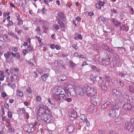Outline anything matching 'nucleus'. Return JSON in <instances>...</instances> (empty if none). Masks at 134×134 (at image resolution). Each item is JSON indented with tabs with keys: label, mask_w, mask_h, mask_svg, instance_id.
<instances>
[{
	"label": "nucleus",
	"mask_w": 134,
	"mask_h": 134,
	"mask_svg": "<svg viewBox=\"0 0 134 134\" xmlns=\"http://www.w3.org/2000/svg\"><path fill=\"white\" fill-rule=\"evenodd\" d=\"M38 110L37 116L39 121L42 120L45 122H50L52 118L50 109L47 106L41 104L39 107Z\"/></svg>",
	"instance_id": "obj_1"
},
{
	"label": "nucleus",
	"mask_w": 134,
	"mask_h": 134,
	"mask_svg": "<svg viewBox=\"0 0 134 134\" xmlns=\"http://www.w3.org/2000/svg\"><path fill=\"white\" fill-rule=\"evenodd\" d=\"M124 127L125 129L129 132H133L134 130V119H131L130 121H126Z\"/></svg>",
	"instance_id": "obj_2"
},
{
	"label": "nucleus",
	"mask_w": 134,
	"mask_h": 134,
	"mask_svg": "<svg viewBox=\"0 0 134 134\" xmlns=\"http://www.w3.org/2000/svg\"><path fill=\"white\" fill-rule=\"evenodd\" d=\"M84 90L86 91V94L88 97H93L95 96L97 93L96 90L94 87L90 86L85 87Z\"/></svg>",
	"instance_id": "obj_3"
},
{
	"label": "nucleus",
	"mask_w": 134,
	"mask_h": 134,
	"mask_svg": "<svg viewBox=\"0 0 134 134\" xmlns=\"http://www.w3.org/2000/svg\"><path fill=\"white\" fill-rule=\"evenodd\" d=\"M123 107L125 109L129 111V112L133 111L134 110L132 105L129 103L125 104L123 106Z\"/></svg>",
	"instance_id": "obj_4"
},
{
	"label": "nucleus",
	"mask_w": 134,
	"mask_h": 134,
	"mask_svg": "<svg viewBox=\"0 0 134 134\" xmlns=\"http://www.w3.org/2000/svg\"><path fill=\"white\" fill-rule=\"evenodd\" d=\"M101 98H93L91 99V102L94 105H99L101 102Z\"/></svg>",
	"instance_id": "obj_5"
},
{
	"label": "nucleus",
	"mask_w": 134,
	"mask_h": 134,
	"mask_svg": "<svg viewBox=\"0 0 134 134\" xmlns=\"http://www.w3.org/2000/svg\"><path fill=\"white\" fill-rule=\"evenodd\" d=\"M11 55H12L13 57H16V53H14L12 52L8 51L6 53L4 54V56L5 58V61H7L8 59H9L10 57L11 56Z\"/></svg>",
	"instance_id": "obj_6"
},
{
	"label": "nucleus",
	"mask_w": 134,
	"mask_h": 134,
	"mask_svg": "<svg viewBox=\"0 0 134 134\" xmlns=\"http://www.w3.org/2000/svg\"><path fill=\"white\" fill-rule=\"evenodd\" d=\"M117 113V112L114 110L110 109L109 110L108 114L110 117L112 118L116 116Z\"/></svg>",
	"instance_id": "obj_7"
},
{
	"label": "nucleus",
	"mask_w": 134,
	"mask_h": 134,
	"mask_svg": "<svg viewBox=\"0 0 134 134\" xmlns=\"http://www.w3.org/2000/svg\"><path fill=\"white\" fill-rule=\"evenodd\" d=\"M98 77L97 76H94L93 74L91 75L90 76V80L93 83H96L97 82Z\"/></svg>",
	"instance_id": "obj_8"
},
{
	"label": "nucleus",
	"mask_w": 134,
	"mask_h": 134,
	"mask_svg": "<svg viewBox=\"0 0 134 134\" xmlns=\"http://www.w3.org/2000/svg\"><path fill=\"white\" fill-rule=\"evenodd\" d=\"M111 104L109 101L106 102L102 105L101 109L103 110L108 108Z\"/></svg>",
	"instance_id": "obj_9"
},
{
	"label": "nucleus",
	"mask_w": 134,
	"mask_h": 134,
	"mask_svg": "<svg viewBox=\"0 0 134 134\" xmlns=\"http://www.w3.org/2000/svg\"><path fill=\"white\" fill-rule=\"evenodd\" d=\"M24 130L25 131L28 132H32V129L31 126H30V125H26L24 126L23 127Z\"/></svg>",
	"instance_id": "obj_10"
},
{
	"label": "nucleus",
	"mask_w": 134,
	"mask_h": 134,
	"mask_svg": "<svg viewBox=\"0 0 134 134\" xmlns=\"http://www.w3.org/2000/svg\"><path fill=\"white\" fill-rule=\"evenodd\" d=\"M69 116L71 117H73L75 119L77 117V112L74 109L71 110L70 113L69 114Z\"/></svg>",
	"instance_id": "obj_11"
},
{
	"label": "nucleus",
	"mask_w": 134,
	"mask_h": 134,
	"mask_svg": "<svg viewBox=\"0 0 134 134\" xmlns=\"http://www.w3.org/2000/svg\"><path fill=\"white\" fill-rule=\"evenodd\" d=\"M62 88L60 87H55L53 90V91L54 92L55 94L57 95H59L60 93Z\"/></svg>",
	"instance_id": "obj_12"
},
{
	"label": "nucleus",
	"mask_w": 134,
	"mask_h": 134,
	"mask_svg": "<svg viewBox=\"0 0 134 134\" xmlns=\"http://www.w3.org/2000/svg\"><path fill=\"white\" fill-rule=\"evenodd\" d=\"M8 35L13 37L14 38H15L17 40H19V38L18 36L14 33L13 32L11 31H8Z\"/></svg>",
	"instance_id": "obj_13"
},
{
	"label": "nucleus",
	"mask_w": 134,
	"mask_h": 134,
	"mask_svg": "<svg viewBox=\"0 0 134 134\" xmlns=\"http://www.w3.org/2000/svg\"><path fill=\"white\" fill-rule=\"evenodd\" d=\"M122 91H121L120 93H119V91H118L116 89H113L112 90V92L113 95L117 97L118 95L120 96H122Z\"/></svg>",
	"instance_id": "obj_14"
},
{
	"label": "nucleus",
	"mask_w": 134,
	"mask_h": 134,
	"mask_svg": "<svg viewBox=\"0 0 134 134\" xmlns=\"http://www.w3.org/2000/svg\"><path fill=\"white\" fill-rule=\"evenodd\" d=\"M68 91L70 95L72 96H75L76 94V91L74 88H72L69 90Z\"/></svg>",
	"instance_id": "obj_15"
},
{
	"label": "nucleus",
	"mask_w": 134,
	"mask_h": 134,
	"mask_svg": "<svg viewBox=\"0 0 134 134\" xmlns=\"http://www.w3.org/2000/svg\"><path fill=\"white\" fill-rule=\"evenodd\" d=\"M85 88V87L83 88L82 89L81 88H79L78 93V94L80 95L81 96H82L86 94V91L84 90Z\"/></svg>",
	"instance_id": "obj_16"
},
{
	"label": "nucleus",
	"mask_w": 134,
	"mask_h": 134,
	"mask_svg": "<svg viewBox=\"0 0 134 134\" xmlns=\"http://www.w3.org/2000/svg\"><path fill=\"white\" fill-rule=\"evenodd\" d=\"M49 76V74H44L42 75L41 77L42 80L44 81H46Z\"/></svg>",
	"instance_id": "obj_17"
},
{
	"label": "nucleus",
	"mask_w": 134,
	"mask_h": 134,
	"mask_svg": "<svg viewBox=\"0 0 134 134\" xmlns=\"http://www.w3.org/2000/svg\"><path fill=\"white\" fill-rule=\"evenodd\" d=\"M111 106L113 109L115 110H118L119 109V104L116 103H113L111 104Z\"/></svg>",
	"instance_id": "obj_18"
},
{
	"label": "nucleus",
	"mask_w": 134,
	"mask_h": 134,
	"mask_svg": "<svg viewBox=\"0 0 134 134\" xmlns=\"http://www.w3.org/2000/svg\"><path fill=\"white\" fill-rule=\"evenodd\" d=\"M38 124V122L35 121L33 124L30 125V126H31L32 129V132H34L36 130Z\"/></svg>",
	"instance_id": "obj_19"
},
{
	"label": "nucleus",
	"mask_w": 134,
	"mask_h": 134,
	"mask_svg": "<svg viewBox=\"0 0 134 134\" xmlns=\"http://www.w3.org/2000/svg\"><path fill=\"white\" fill-rule=\"evenodd\" d=\"M114 122L117 124H120L123 122L121 118L119 117L115 119L114 120Z\"/></svg>",
	"instance_id": "obj_20"
},
{
	"label": "nucleus",
	"mask_w": 134,
	"mask_h": 134,
	"mask_svg": "<svg viewBox=\"0 0 134 134\" xmlns=\"http://www.w3.org/2000/svg\"><path fill=\"white\" fill-rule=\"evenodd\" d=\"M120 29L121 31L122 30L123 31L127 32L129 30V27L124 24L120 27Z\"/></svg>",
	"instance_id": "obj_21"
},
{
	"label": "nucleus",
	"mask_w": 134,
	"mask_h": 134,
	"mask_svg": "<svg viewBox=\"0 0 134 134\" xmlns=\"http://www.w3.org/2000/svg\"><path fill=\"white\" fill-rule=\"evenodd\" d=\"M67 130L69 132L71 133L74 130V127L73 126H69L67 128Z\"/></svg>",
	"instance_id": "obj_22"
},
{
	"label": "nucleus",
	"mask_w": 134,
	"mask_h": 134,
	"mask_svg": "<svg viewBox=\"0 0 134 134\" xmlns=\"http://www.w3.org/2000/svg\"><path fill=\"white\" fill-rule=\"evenodd\" d=\"M110 61H109V60H107L104 59H102L101 62L102 64L103 65H108L109 64Z\"/></svg>",
	"instance_id": "obj_23"
},
{
	"label": "nucleus",
	"mask_w": 134,
	"mask_h": 134,
	"mask_svg": "<svg viewBox=\"0 0 134 134\" xmlns=\"http://www.w3.org/2000/svg\"><path fill=\"white\" fill-rule=\"evenodd\" d=\"M16 94L17 96L22 97L23 96V92L21 91L19 89H18L16 91Z\"/></svg>",
	"instance_id": "obj_24"
},
{
	"label": "nucleus",
	"mask_w": 134,
	"mask_h": 134,
	"mask_svg": "<svg viewBox=\"0 0 134 134\" xmlns=\"http://www.w3.org/2000/svg\"><path fill=\"white\" fill-rule=\"evenodd\" d=\"M128 90L129 91L131 92V94H133L134 93V86H131L129 85V86Z\"/></svg>",
	"instance_id": "obj_25"
},
{
	"label": "nucleus",
	"mask_w": 134,
	"mask_h": 134,
	"mask_svg": "<svg viewBox=\"0 0 134 134\" xmlns=\"http://www.w3.org/2000/svg\"><path fill=\"white\" fill-rule=\"evenodd\" d=\"M42 28L43 30L44 33H46L47 32L49 29L48 25H43L42 26Z\"/></svg>",
	"instance_id": "obj_26"
},
{
	"label": "nucleus",
	"mask_w": 134,
	"mask_h": 134,
	"mask_svg": "<svg viewBox=\"0 0 134 134\" xmlns=\"http://www.w3.org/2000/svg\"><path fill=\"white\" fill-rule=\"evenodd\" d=\"M3 40L6 42H9L10 41V40L8 36L6 34H5L3 36Z\"/></svg>",
	"instance_id": "obj_27"
},
{
	"label": "nucleus",
	"mask_w": 134,
	"mask_h": 134,
	"mask_svg": "<svg viewBox=\"0 0 134 134\" xmlns=\"http://www.w3.org/2000/svg\"><path fill=\"white\" fill-rule=\"evenodd\" d=\"M100 86L101 87L102 90L105 91L107 90V87L106 85V83L105 82L102 83V84L100 85Z\"/></svg>",
	"instance_id": "obj_28"
},
{
	"label": "nucleus",
	"mask_w": 134,
	"mask_h": 134,
	"mask_svg": "<svg viewBox=\"0 0 134 134\" xmlns=\"http://www.w3.org/2000/svg\"><path fill=\"white\" fill-rule=\"evenodd\" d=\"M80 118L81 119L83 122H85V121L87 120L86 116L84 114H81Z\"/></svg>",
	"instance_id": "obj_29"
},
{
	"label": "nucleus",
	"mask_w": 134,
	"mask_h": 134,
	"mask_svg": "<svg viewBox=\"0 0 134 134\" xmlns=\"http://www.w3.org/2000/svg\"><path fill=\"white\" fill-rule=\"evenodd\" d=\"M69 64L70 67L71 68H74L75 67L76 65V64L70 60L69 62Z\"/></svg>",
	"instance_id": "obj_30"
},
{
	"label": "nucleus",
	"mask_w": 134,
	"mask_h": 134,
	"mask_svg": "<svg viewBox=\"0 0 134 134\" xmlns=\"http://www.w3.org/2000/svg\"><path fill=\"white\" fill-rule=\"evenodd\" d=\"M99 79H98L97 83L99 85H100L101 84H102V83H104V82L103 81L101 78V77H98Z\"/></svg>",
	"instance_id": "obj_31"
},
{
	"label": "nucleus",
	"mask_w": 134,
	"mask_h": 134,
	"mask_svg": "<svg viewBox=\"0 0 134 134\" xmlns=\"http://www.w3.org/2000/svg\"><path fill=\"white\" fill-rule=\"evenodd\" d=\"M64 14L62 12H59L58 14L59 18L60 19L63 20Z\"/></svg>",
	"instance_id": "obj_32"
},
{
	"label": "nucleus",
	"mask_w": 134,
	"mask_h": 134,
	"mask_svg": "<svg viewBox=\"0 0 134 134\" xmlns=\"http://www.w3.org/2000/svg\"><path fill=\"white\" fill-rule=\"evenodd\" d=\"M18 110L19 111V113L20 114H23L25 112V109L24 108H18Z\"/></svg>",
	"instance_id": "obj_33"
},
{
	"label": "nucleus",
	"mask_w": 134,
	"mask_h": 134,
	"mask_svg": "<svg viewBox=\"0 0 134 134\" xmlns=\"http://www.w3.org/2000/svg\"><path fill=\"white\" fill-rule=\"evenodd\" d=\"M106 51L111 54H114L115 52L114 50L110 48L109 46H108Z\"/></svg>",
	"instance_id": "obj_34"
},
{
	"label": "nucleus",
	"mask_w": 134,
	"mask_h": 134,
	"mask_svg": "<svg viewBox=\"0 0 134 134\" xmlns=\"http://www.w3.org/2000/svg\"><path fill=\"white\" fill-rule=\"evenodd\" d=\"M27 51H32L34 50V48L33 47L29 45L27 46Z\"/></svg>",
	"instance_id": "obj_35"
},
{
	"label": "nucleus",
	"mask_w": 134,
	"mask_h": 134,
	"mask_svg": "<svg viewBox=\"0 0 134 134\" xmlns=\"http://www.w3.org/2000/svg\"><path fill=\"white\" fill-rule=\"evenodd\" d=\"M109 46H108L106 44L104 43L102 44V48L105 51H106L107 49Z\"/></svg>",
	"instance_id": "obj_36"
},
{
	"label": "nucleus",
	"mask_w": 134,
	"mask_h": 134,
	"mask_svg": "<svg viewBox=\"0 0 134 134\" xmlns=\"http://www.w3.org/2000/svg\"><path fill=\"white\" fill-rule=\"evenodd\" d=\"M17 20L18 21L17 24L18 25H23V21L22 19H21L20 18L18 19H17Z\"/></svg>",
	"instance_id": "obj_37"
},
{
	"label": "nucleus",
	"mask_w": 134,
	"mask_h": 134,
	"mask_svg": "<svg viewBox=\"0 0 134 134\" xmlns=\"http://www.w3.org/2000/svg\"><path fill=\"white\" fill-rule=\"evenodd\" d=\"M9 59L7 61H6L8 63H9L10 62L12 63L14 62V59H13V58L12 56L10 57L9 58Z\"/></svg>",
	"instance_id": "obj_38"
},
{
	"label": "nucleus",
	"mask_w": 134,
	"mask_h": 134,
	"mask_svg": "<svg viewBox=\"0 0 134 134\" xmlns=\"http://www.w3.org/2000/svg\"><path fill=\"white\" fill-rule=\"evenodd\" d=\"M8 23L7 24V25L8 26H10L13 25V22L11 21H10L9 20H7Z\"/></svg>",
	"instance_id": "obj_39"
},
{
	"label": "nucleus",
	"mask_w": 134,
	"mask_h": 134,
	"mask_svg": "<svg viewBox=\"0 0 134 134\" xmlns=\"http://www.w3.org/2000/svg\"><path fill=\"white\" fill-rule=\"evenodd\" d=\"M39 22H41L43 24V25H48V21L47 20H41L39 21Z\"/></svg>",
	"instance_id": "obj_40"
},
{
	"label": "nucleus",
	"mask_w": 134,
	"mask_h": 134,
	"mask_svg": "<svg viewBox=\"0 0 134 134\" xmlns=\"http://www.w3.org/2000/svg\"><path fill=\"white\" fill-rule=\"evenodd\" d=\"M66 79V77L65 76L62 77L61 76L59 77V80H60L59 81L60 82H62L63 81H65Z\"/></svg>",
	"instance_id": "obj_41"
},
{
	"label": "nucleus",
	"mask_w": 134,
	"mask_h": 134,
	"mask_svg": "<svg viewBox=\"0 0 134 134\" xmlns=\"http://www.w3.org/2000/svg\"><path fill=\"white\" fill-rule=\"evenodd\" d=\"M26 91L30 94H31L32 93L30 87H29L28 88H27Z\"/></svg>",
	"instance_id": "obj_42"
},
{
	"label": "nucleus",
	"mask_w": 134,
	"mask_h": 134,
	"mask_svg": "<svg viewBox=\"0 0 134 134\" xmlns=\"http://www.w3.org/2000/svg\"><path fill=\"white\" fill-rule=\"evenodd\" d=\"M65 93V90L63 88H62L60 93H59V95H60L64 94V93Z\"/></svg>",
	"instance_id": "obj_43"
},
{
	"label": "nucleus",
	"mask_w": 134,
	"mask_h": 134,
	"mask_svg": "<svg viewBox=\"0 0 134 134\" xmlns=\"http://www.w3.org/2000/svg\"><path fill=\"white\" fill-rule=\"evenodd\" d=\"M62 62L63 61L61 60H58L57 61V65L59 66H61L62 65Z\"/></svg>",
	"instance_id": "obj_44"
},
{
	"label": "nucleus",
	"mask_w": 134,
	"mask_h": 134,
	"mask_svg": "<svg viewBox=\"0 0 134 134\" xmlns=\"http://www.w3.org/2000/svg\"><path fill=\"white\" fill-rule=\"evenodd\" d=\"M130 7V14L131 15H133L134 13V10L132 7L129 6Z\"/></svg>",
	"instance_id": "obj_45"
},
{
	"label": "nucleus",
	"mask_w": 134,
	"mask_h": 134,
	"mask_svg": "<svg viewBox=\"0 0 134 134\" xmlns=\"http://www.w3.org/2000/svg\"><path fill=\"white\" fill-rule=\"evenodd\" d=\"M37 72L38 73L40 74V75H42L43 73V70L42 69H39L37 70Z\"/></svg>",
	"instance_id": "obj_46"
},
{
	"label": "nucleus",
	"mask_w": 134,
	"mask_h": 134,
	"mask_svg": "<svg viewBox=\"0 0 134 134\" xmlns=\"http://www.w3.org/2000/svg\"><path fill=\"white\" fill-rule=\"evenodd\" d=\"M108 86L110 88L115 86L114 85H113V82H112L111 83L110 82H109L108 84Z\"/></svg>",
	"instance_id": "obj_47"
},
{
	"label": "nucleus",
	"mask_w": 134,
	"mask_h": 134,
	"mask_svg": "<svg viewBox=\"0 0 134 134\" xmlns=\"http://www.w3.org/2000/svg\"><path fill=\"white\" fill-rule=\"evenodd\" d=\"M9 129L10 132H13L14 131V128H13L12 126L9 125Z\"/></svg>",
	"instance_id": "obj_48"
},
{
	"label": "nucleus",
	"mask_w": 134,
	"mask_h": 134,
	"mask_svg": "<svg viewBox=\"0 0 134 134\" xmlns=\"http://www.w3.org/2000/svg\"><path fill=\"white\" fill-rule=\"evenodd\" d=\"M36 100L38 102L40 101L41 100V97L39 96H37L36 98Z\"/></svg>",
	"instance_id": "obj_49"
},
{
	"label": "nucleus",
	"mask_w": 134,
	"mask_h": 134,
	"mask_svg": "<svg viewBox=\"0 0 134 134\" xmlns=\"http://www.w3.org/2000/svg\"><path fill=\"white\" fill-rule=\"evenodd\" d=\"M121 24V23L120 22H119L118 21H116V23H115V24L114 25L118 27V26H120Z\"/></svg>",
	"instance_id": "obj_50"
},
{
	"label": "nucleus",
	"mask_w": 134,
	"mask_h": 134,
	"mask_svg": "<svg viewBox=\"0 0 134 134\" xmlns=\"http://www.w3.org/2000/svg\"><path fill=\"white\" fill-rule=\"evenodd\" d=\"M12 50L14 52H16L18 51V49L16 47H13L12 48Z\"/></svg>",
	"instance_id": "obj_51"
},
{
	"label": "nucleus",
	"mask_w": 134,
	"mask_h": 134,
	"mask_svg": "<svg viewBox=\"0 0 134 134\" xmlns=\"http://www.w3.org/2000/svg\"><path fill=\"white\" fill-rule=\"evenodd\" d=\"M98 3L99 4L100 7L103 6L104 4V3L103 2H102L101 1H100L98 2Z\"/></svg>",
	"instance_id": "obj_52"
},
{
	"label": "nucleus",
	"mask_w": 134,
	"mask_h": 134,
	"mask_svg": "<svg viewBox=\"0 0 134 134\" xmlns=\"http://www.w3.org/2000/svg\"><path fill=\"white\" fill-rule=\"evenodd\" d=\"M105 78L107 81L109 82L110 81V77L106 75L105 76Z\"/></svg>",
	"instance_id": "obj_53"
},
{
	"label": "nucleus",
	"mask_w": 134,
	"mask_h": 134,
	"mask_svg": "<svg viewBox=\"0 0 134 134\" xmlns=\"http://www.w3.org/2000/svg\"><path fill=\"white\" fill-rule=\"evenodd\" d=\"M47 9H45V8H43L42 9V13L43 14H45L47 12Z\"/></svg>",
	"instance_id": "obj_54"
},
{
	"label": "nucleus",
	"mask_w": 134,
	"mask_h": 134,
	"mask_svg": "<svg viewBox=\"0 0 134 134\" xmlns=\"http://www.w3.org/2000/svg\"><path fill=\"white\" fill-rule=\"evenodd\" d=\"M104 59H107V60H109V61H110V56H109L108 55L106 54L105 57L104 58Z\"/></svg>",
	"instance_id": "obj_55"
},
{
	"label": "nucleus",
	"mask_w": 134,
	"mask_h": 134,
	"mask_svg": "<svg viewBox=\"0 0 134 134\" xmlns=\"http://www.w3.org/2000/svg\"><path fill=\"white\" fill-rule=\"evenodd\" d=\"M8 116L9 118H11L12 116V112L11 111H9L8 112Z\"/></svg>",
	"instance_id": "obj_56"
},
{
	"label": "nucleus",
	"mask_w": 134,
	"mask_h": 134,
	"mask_svg": "<svg viewBox=\"0 0 134 134\" xmlns=\"http://www.w3.org/2000/svg\"><path fill=\"white\" fill-rule=\"evenodd\" d=\"M119 75L121 77H124L126 75V74L123 72H120L119 73Z\"/></svg>",
	"instance_id": "obj_57"
},
{
	"label": "nucleus",
	"mask_w": 134,
	"mask_h": 134,
	"mask_svg": "<svg viewBox=\"0 0 134 134\" xmlns=\"http://www.w3.org/2000/svg\"><path fill=\"white\" fill-rule=\"evenodd\" d=\"M48 102L49 104H51V105H55V104L53 103L52 101L50 100V98L48 99Z\"/></svg>",
	"instance_id": "obj_58"
},
{
	"label": "nucleus",
	"mask_w": 134,
	"mask_h": 134,
	"mask_svg": "<svg viewBox=\"0 0 134 134\" xmlns=\"http://www.w3.org/2000/svg\"><path fill=\"white\" fill-rule=\"evenodd\" d=\"M100 18L101 20L104 23L106 21L105 18L103 16H100Z\"/></svg>",
	"instance_id": "obj_59"
},
{
	"label": "nucleus",
	"mask_w": 134,
	"mask_h": 134,
	"mask_svg": "<svg viewBox=\"0 0 134 134\" xmlns=\"http://www.w3.org/2000/svg\"><path fill=\"white\" fill-rule=\"evenodd\" d=\"M71 98H66L65 99V100L67 101L68 102H71L72 101Z\"/></svg>",
	"instance_id": "obj_60"
},
{
	"label": "nucleus",
	"mask_w": 134,
	"mask_h": 134,
	"mask_svg": "<svg viewBox=\"0 0 134 134\" xmlns=\"http://www.w3.org/2000/svg\"><path fill=\"white\" fill-rule=\"evenodd\" d=\"M98 132L100 134H105V132L104 130H99Z\"/></svg>",
	"instance_id": "obj_61"
},
{
	"label": "nucleus",
	"mask_w": 134,
	"mask_h": 134,
	"mask_svg": "<svg viewBox=\"0 0 134 134\" xmlns=\"http://www.w3.org/2000/svg\"><path fill=\"white\" fill-rule=\"evenodd\" d=\"M27 51V49H24L22 53L24 54V55L25 56L26 55V54L27 53H28V52Z\"/></svg>",
	"instance_id": "obj_62"
},
{
	"label": "nucleus",
	"mask_w": 134,
	"mask_h": 134,
	"mask_svg": "<svg viewBox=\"0 0 134 134\" xmlns=\"http://www.w3.org/2000/svg\"><path fill=\"white\" fill-rule=\"evenodd\" d=\"M54 28L56 30H59L60 29L59 26L57 24H56L54 26Z\"/></svg>",
	"instance_id": "obj_63"
},
{
	"label": "nucleus",
	"mask_w": 134,
	"mask_h": 134,
	"mask_svg": "<svg viewBox=\"0 0 134 134\" xmlns=\"http://www.w3.org/2000/svg\"><path fill=\"white\" fill-rule=\"evenodd\" d=\"M110 134H118L116 131L113 130L110 131Z\"/></svg>",
	"instance_id": "obj_64"
}]
</instances>
